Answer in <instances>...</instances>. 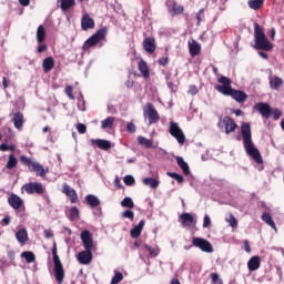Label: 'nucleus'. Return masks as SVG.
Segmentation results:
<instances>
[{
	"label": "nucleus",
	"mask_w": 284,
	"mask_h": 284,
	"mask_svg": "<svg viewBox=\"0 0 284 284\" xmlns=\"http://www.w3.org/2000/svg\"><path fill=\"white\" fill-rule=\"evenodd\" d=\"M78 108L81 112H85V102L81 99L78 100Z\"/></svg>",
	"instance_id": "obj_62"
},
{
	"label": "nucleus",
	"mask_w": 284,
	"mask_h": 284,
	"mask_svg": "<svg viewBox=\"0 0 284 284\" xmlns=\"http://www.w3.org/2000/svg\"><path fill=\"white\" fill-rule=\"evenodd\" d=\"M144 247H145V250L149 251V254L154 257L159 256V253L161 252V248H159V247L152 248L150 245H144Z\"/></svg>",
	"instance_id": "obj_47"
},
{
	"label": "nucleus",
	"mask_w": 284,
	"mask_h": 284,
	"mask_svg": "<svg viewBox=\"0 0 284 284\" xmlns=\"http://www.w3.org/2000/svg\"><path fill=\"white\" fill-rule=\"evenodd\" d=\"M78 261L81 265H90L92 261V250H84L78 254Z\"/></svg>",
	"instance_id": "obj_17"
},
{
	"label": "nucleus",
	"mask_w": 284,
	"mask_h": 284,
	"mask_svg": "<svg viewBox=\"0 0 284 284\" xmlns=\"http://www.w3.org/2000/svg\"><path fill=\"white\" fill-rule=\"evenodd\" d=\"M81 28L82 30H94V19L90 17L88 13H83L81 19Z\"/></svg>",
	"instance_id": "obj_18"
},
{
	"label": "nucleus",
	"mask_w": 284,
	"mask_h": 284,
	"mask_svg": "<svg viewBox=\"0 0 284 284\" xmlns=\"http://www.w3.org/2000/svg\"><path fill=\"white\" fill-rule=\"evenodd\" d=\"M77 130L79 134H85V132H88V128L83 123L77 124Z\"/></svg>",
	"instance_id": "obj_52"
},
{
	"label": "nucleus",
	"mask_w": 284,
	"mask_h": 284,
	"mask_svg": "<svg viewBox=\"0 0 284 284\" xmlns=\"http://www.w3.org/2000/svg\"><path fill=\"white\" fill-rule=\"evenodd\" d=\"M225 221H226V223H229V225L231 227H237L239 226V221H236V217H234V215H232V214H229L225 217Z\"/></svg>",
	"instance_id": "obj_44"
},
{
	"label": "nucleus",
	"mask_w": 284,
	"mask_h": 284,
	"mask_svg": "<svg viewBox=\"0 0 284 284\" xmlns=\"http://www.w3.org/2000/svg\"><path fill=\"white\" fill-rule=\"evenodd\" d=\"M264 0H248L247 6L251 10H261L263 8Z\"/></svg>",
	"instance_id": "obj_37"
},
{
	"label": "nucleus",
	"mask_w": 284,
	"mask_h": 284,
	"mask_svg": "<svg viewBox=\"0 0 284 284\" xmlns=\"http://www.w3.org/2000/svg\"><path fill=\"white\" fill-rule=\"evenodd\" d=\"M142 183L148 187H151V190H156V187L161 185V182L154 178H145L142 180Z\"/></svg>",
	"instance_id": "obj_28"
},
{
	"label": "nucleus",
	"mask_w": 284,
	"mask_h": 284,
	"mask_svg": "<svg viewBox=\"0 0 284 284\" xmlns=\"http://www.w3.org/2000/svg\"><path fill=\"white\" fill-rule=\"evenodd\" d=\"M31 166L33 168V171L37 172V174L40 176H45V173L49 172L48 169H44L43 165L37 162H33Z\"/></svg>",
	"instance_id": "obj_38"
},
{
	"label": "nucleus",
	"mask_w": 284,
	"mask_h": 284,
	"mask_svg": "<svg viewBox=\"0 0 284 284\" xmlns=\"http://www.w3.org/2000/svg\"><path fill=\"white\" fill-rule=\"evenodd\" d=\"M211 223L212 220L210 219V215H204L203 227H210Z\"/></svg>",
	"instance_id": "obj_59"
},
{
	"label": "nucleus",
	"mask_w": 284,
	"mask_h": 284,
	"mask_svg": "<svg viewBox=\"0 0 284 284\" xmlns=\"http://www.w3.org/2000/svg\"><path fill=\"white\" fill-rule=\"evenodd\" d=\"M138 69L141 72L142 77H144V79H148L150 77V68H148V63L144 60H139Z\"/></svg>",
	"instance_id": "obj_27"
},
{
	"label": "nucleus",
	"mask_w": 284,
	"mask_h": 284,
	"mask_svg": "<svg viewBox=\"0 0 284 284\" xmlns=\"http://www.w3.org/2000/svg\"><path fill=\"white\" fill-rule=\"evenodd\" d=\"M121 281H123V273L115 272L114 276L111 280V284H119V283H121Z\"/></svg>",
	"instance_id": "obj_46"
},
{
	"label": "nucleus",
	"mask_w": 284,
	"mask_h": 284,
	"mask_svg": "<svg viewBox=\"0 0 284 284\" xmlns=\"http://www.w3.org/2000/svg\"><path fill=\"white\" fill-rule=\"evenodd\" d=\"M52 256H53V263L61 262V260L59 258V255L57 254V242L53 243Z\"/></svg>",
	"instance_id": "obj_50"
},
{
	"label": "nucleus",
	"mask_w": 284,
	"mask_h": 284,
	"mask_svg": "<svg viewBox=\"0 0 284 284\" xmlns=\"http://www.w3.org/2000/svg\"><path fill=\"white\" fill-rule=\"evenodd\" d=\"M271 114L275 121H278V119H281L283 113L278 109H275V110L271 111Z\"/></svg>",
	"instance_id": "obj_57"
},
{
	"label": "nucleus",
	"mask_w": 284,
	"mask_h": 284,
	"mask_svg": "<svg viewBox=\"0 0 284 284\" xmlns=\"http://www.w3.org/2000/svg\"><path fill=\"white\" fill-rule=\"evenodd\" d=\"M187 45L191 57H199L201 54V44L196 40H189Z\"/></svg>",
	"instance_id": "obj_20"
},
{
	"label": "nucleus",
	"mask_w": 284,
	"mask_h": 284,
	"mask_svg": "<svg viewBox=\"0 0 284 284\" xmlns=\"http://www.w3.org/2000/svg\"><path fill=\"white\" fill-rule=\"evenodd\" d=\"M143 227H145V221L141 220L139 224L131 230V239H139L141 232H143Z\"/></svg>",
	"instance_id": "obj_24"
},
{
	"label": "nucleus",
	"mask_w": 284,
	"mask_h": 284,
	"mask_svg": "<svg viewBox=\"0 0 284 284\" xmlns=\"http://www.w3.org/2000/svg\"><path fill=\"white\" fill-rule=\"evenodd\" d=\"M108 37V28L103 27L99 29L93 36H91L82 45V50L88 51L90 48H94V45H99L101 41H105Z\"/></svg>",
	"instance_id": "obj_3"
},
{
	"label": "nucleus",
	"mask_w": 284,
	"mask_h": 284,
	"mask_svg": "<svg viewBox=\"0 0 284 284\" xmlns=\"http://www.w3.org/2000/svg\"><path fill=\"white\" fill-rule=\"evenodd\" d=\"M22 258H24V261H27L28 263H34L36 261V256H34V253L30 252V251H26V252H22L21 254Z\"/></svg>",
	"instance_id": "obj_41"
},
{
	"label": "nucleus",
	"mask_w": 284,
	"mask_h": 284,
	"mask_svg": "<svg viewBox=\"0 0 284 284\" xmlns=\"http://www.w3.org/2000/svg\"><path fill=\"white\" fill-rule=\"evenodd\" d=\"M144 116L149 118V125H152V123H156L159 122V112H156V110L154 109V105H152V103H148L144 106V111H143Z\"/></svg>",
	"instance_id": "obj_11"
},
{
	"label": "nucleus",
	"mask_w": 284,
	"mask_h": 284,
	"mask_svg": "<svg viewBox=\"0 0 284 284\" xmlns=\"http://www.w3.org/2000/svg\"><path fill=\"white\" fill-rule=\"evenodd\" d=\"M120 205L122 207H129V210H132V207H134V201H132L131 197H124Z\"/></svg>",
	"instance_id": "obj_43"
},
{
	"label": "nucleus",
	"mask_w": 284,
	"mask_h": 284,
	"mask_svg": "<svg viewBox=\"0 0 284 284\" xmlns=\"http://www.w3.org/2000/svg\"><path fill=\"white\" fill-rule=\"evenodd\" d=\"M44 72H50L54 68V59L52 57L45 58L42 63Z\"/></svg>",
	"instance_id": "obj_34"
},
{
	"label": "nucleus",
	"mask_w": 284,
	"mask_h": 284,
	"mask_svg": "<svg viewBox=\"0 0 284 284\" xmlns=\"http://www.w3.org/2000/svg\"><path fill=\"white\" fill-rule=\"evenodd\" d=\"M13 123H14V128H17L18 130H19V128H22V125H23V113L16 112L13 114Z\"/></svg>",
	"instance_id": "obj_36"
},
{
	"label": "nucleus",
	"mask_w": 284,
	"mask_h": 284,
	"mask_svg": "<svg viewBox=\"0 0 284 284\" xmlns=\"http://www.w3.org/2000/svg\"><path fill=\"white\" fill-rule=\"evenodd\" d=\"M165 6L170 17H179V14H183V6L179 4L175 0H166Z\"/></svg>",
	"instance_id": "obj_10"
},
{
	"label": "nucleus",
	"mask_w": 284,
	"mask_h": 284,
	"mask_svg": "<svg viewBox=\"0 0 284 284\" xmlns=\"http://www.w3.org/2000/svg\"><path fill=\"white\" fill-rule=\"evenodd\" d=\"M36 39L38 43H43V41H45V28L43 26L38 27Z\"/></svg>",
	"instance_id": "obj_33"
},
{
	"label": "nucleus",
	"mask_w": 284,
	"mask_h": 284,
	"mask_svg": "<svg viewBox=\"0 0 284 284\" xmlns=\"http://www.w3.org/2000/svg\"><path fill=\"white\" fill-rule=\"evenodd\" d=\"M143 48L148 54H154V51L156 50V41L154 38H146L143 41Z\"/></svg>",
	"instance_id": "obj_19"
},
{
	"label": "nucleus",
	"mask_w": 284,
	"mask_h": 284,
	"mask_svg": "<svg viewBox=\"0 0 284 284\" xmlns=\"http://www.w3.org/2000/svg\"><path fill=\"white\" fill-rule=\"evenodd\" d=\"M108 37V28L103 27L99 29L93 36H91L82 45V50L88 51L90 48H94V45H99L101 41H105Z\"/></svg>",
	"instance_id": "obj_4"
},
{
	"label": "nucleus",
	"mask_w": 284,
	"mask_h": 284,
	"mask_svg": "<svg viewBox=\"0 0 284 284\" xmlns=\"http://www.w3.org/2000/svg\"><path fill=\"white\" fill-rule=\"evenodd\" d=\"M123 219H129L130 221H134V212L132 210H126L122 213Z\"/></svg>",
	"instance_id": "obj_49"
},
{
	"label": "nucleus",
	"mask_w": 284,
	"mask_h": 284,
	"mask_svg": "<svg viewBox=\"0 0 284 284\" xmlns=\"http://www.w3.org/2000/svg\"><path fill=\"white\" fill-rule=\"evenodd\" d=\"M262 221H264L266 225H270L274 232H278V229L276 227V224L274 223V220H272V215H270V213L264 212L262 214Z\"/></svg>",
	"instance_id": "obj_29"
},
{
	"label": "nucleus",
	"mask_w": 284,
	"mask_h": 284,
	"mask_svg": "<svg viewBox=\"0 0 284 284\" xmlns=\"http://www.w3.org/2000/svg\"><path fill=\"white\" fill-rule=\"evenodd\" d=\"M48 50V45L43 44V42L38 43V52H45Z\"/></svg>",
	"instance_id": "obj_61"
},
{
	"label": "nucleus",
	"mask_w": 284,
	"mask_h": 284,
	"mask_svg": "<svg viewBox=\"0 0 284 284\" xmlns=\"http://www.w3.org/2000/svg\"><path fill=\"white\" fill-rule=\"evenodd\" d=\"M254 39L256 50H264L265 52H270V50H273L274 44H272V42L267 40V36H265L263 28H261L258 23L254 24Z\"/></svg>",
	"instance_id": "obj_2"
},
{
	"label": "nucleus",
	"mask_w": 284,
	"mask_h": 284,
	"mask_svg": "<svg viewBox=\"0 0 284 284\" xmlns=\"http://www.w3.org/2000/svg\"><path fill=\"white\" fill-rule=\"evenodd\" d=\"M53 265L54 277L59 284H62L63 278H65V271L63 270V264L61 262H53Z\"/></svg>",
	"instance_id": "obj_14"
},
{
	"label": "nucleus",
	"mask_w": 284,
	"mask_h": 284,
	"mask_svg": "<svg viewBox=\"0 0 284 284\" xmlns=\"http://www.w3.org/2000/svg\"><path fill=\"white\" fill-rule=\"evenodd\" d=\"M261 267V257L258 256H253L248 260L247 262V268L250 272H256Z\"/></svg>",
	"instance_id": "obj_23"
},
{
	"label": "nucleus",
	"mask_w": 284,
	"mask_h": 284,
	"mask_svg": "<svg viewBox=\"0 0 284 284\" xmlns=\"http://www.w3.org/2000/svg\"><path fill=\"white\" fill-rule=\"evenodd\" d=\"M189 94H191L192 97H196V94H199V88H196V85H190Z\"/></svg>",
	"instance_id": "obj_58"
},
{
	"label": "nucleus",
	"mask_w": 284,
	"mask_h": 284,
	"mask_svg": "<svg viewBox=\"0 0 284 284\" xmlns=\"http://www.w3.org/2000/svg\"><path fill=\"white\" fill-rule=\"evenodd\" d=\"M166 174L171 179H175V181H178V183H183V178H182L181 174H178V173H174V172H168Z\"/></svg>",
	"instance_id": "obj_48"
},
{
	"label": "nucleus",
	"mask_w": 284,
	"mask_h": 284,
	"mask_svg": "<svg viewBox=\"0 0 284 284\" xmlns=\"http://www.w3.org/2000/svg\"><path fill=\"white\" fill-rule=\"evenodd\" d=\"M169 132L171 136L176 139L180 145H183V143H185V134L183 133V130L180 129L179 123L170 122Z\"/></svg>",
	"instance_id": "obj_6"
},
{
	"label": "nucleus",
	"mask_w": 284,
	"mask_h": 284,
	"mask_svg": "<svg viewBox=\"0 0 284 284\" xmlns=\"http://www.w3.org/2000/svg\"><path fill=\"white\" fill-rule=\"evenodd\" d=\"M176 163H178L179 168L182 169L183 174H185L187 176V174H190V165L187 164V162H185V160H183V158L178 156Z\"/></svg>",
	"instance_id": "obj_31"
},
{
	"label": "nucleus",
	"mask_w": 284,
	"mask_h": 284,
	"mask_svg": "<svg viewBox=\"0 0 284 284\" xmlns=\"http://www.w3.org/2000/svg\"><path fill=\"white\" fill-rule=\"evenodd\" d=\"M16 239L18 241V243H20L21 245H24L26 243H28V230L26 229H20L18 232H16Z\"/></svg>",
	"instance_id": "obj_25"
},
{
	"label": "nucleus",
	"mask_w": 284,
	"mask_h": 284,
	"mask_svg": "<svg viewBox=\"0 0 284 284\" xmlns=\"http://www.w3.org/2000/svg\"><path fill=\"white\" fill-rule=\"evenodd\" d=\"M43 234L45 239H52V236H54V233L52 232V230H44Z\"/></svg>",
	"instance_id": "obj_63"
},
{
	"label": "nucleus",
	"mask_w": 284,
	"mask_h": 284,
	"mask_svg": "<svg viewBox=\"0 0 284 284\" xmlns=\"http://www.w3.org/2000/svg\"><path fill=\"white\" fill-rule=\"evenodd\" d=\"M219 81L222 84L215 85V90H217V92H221V94H225V97H231L234 89H232V82L230 81V79L222 75Z\"/></svg>",
	"instance_id": "obj_8"
},
{
	"label": "nucleus",
	"mask_w": 284,
	"mask_h": 284,
	"mask_svg": "<svg viewBox=\"0 0 284 284\" xmlns=\"http://www.w3.org/2000/svg\"><path fill=\"white\" fill-rule=\"evenodd\" d=\"M126 130H128V132L134 133V132H136V125H134V123L130 122L126 124Z\"/></svg>",
	"instance_id": "obj_60"
},
{
	"label": "nucleus",
	"mask_w": 284,
	"mask_h": 284,
	"mask_svg": "<svg viewBox=\"0 0 284 284\" xmlns=\"http://www.w3.org/2000/svg\"><path fill=\"white\" fill-rule=\"evenodd\" d=\"M8 203L13 210H19L23 205V200L17 194H11L8 197Z\"/></svg>",
	"instance_id": "obj_21"
},
{
	"label": "nucleus",
	"mask_w": 284,
	"mask_h": 284,
	"mask_svg": "<svg viewBox=\"0 0 284 284\" xmlns=\"http://www.w3.org/2000/svg\"><path fill=\"white\" fill-rule=\"evenodd\" d=\"M85 201L90 207H98V205H101V200L93 194L87 195Z\"/></svg>",
	"instance_id": "obj_32"
},
{
	"label": "nucleus",
	"mask_w": 284,
	"mask_h": 284,
	"mask_svg": "<svg viewBox=\"0 0 284 284\" xmlns=\"http://www.w3.org/2000/svg\"><path fill=\"white\" fill-rule=\"evenodd\" d=\"M1 152H8V150H11V152H14V145H8V144H0Z\"/></svg>",
	"instance_id": "obj_54"
},
{
	"label": "nucleus",
	"mask_w": 284,
	"mask_h": 284,
	"mask_svg": "<svg viewBox=\"0 0 284 284\" xmlns=\"http://www.w3.org/2000/svg\"><path fill=\"white\" fill-rule=\"evenodd\" d=\"M138 143L143 148H154V142L152 140L146 139L143 135L138 136Z\"/></svg>",
	"instance_id": "obj_35"
},
{
	"label": "nucleus",
	"mask_w": 284,
	"mask_h": 284,
	"mask_svg": "<svg viewBox=\"0 0 284 284\" xmlns=\"http://www.w3.org/2000/svg\"><path fill=\"white\" fill-rule=\"evenodd\" d=\"M72 92H73V88L71 85H68L65 88V94H67V97H69V99L74 101V94H72Z\"/></svg>",
	"instance_id": "obj_56"
},
{
	"label": "nucleus",
	"mask_w": 284,
	"mask_h": 284,
	"mask_svg": "<svg viewBox=\"0 0 284 284\" xmlns=\"http://www.w3.org/2000/svg\"><path fill=\"white\" fill-rule=\"evenodd\" d=\"M179 219L183 227H192V225H196V220L191 213H182Z\"/></svg>",
	"instance_id": "obj_15"
},
{
	"label": "nucleus",
	"mask_w": 284,
	"mask_h": 284,
	"mask_svg": "<svg viewBox=\"0 0 284 284\" xmlns=\"http://www.w3.org/2000/svg\"><path fill=\"white\" fill-rule=\"evenodd\" d=\"M17 158L14 156V154L9 155V160L7 163V170H13V168H17Z\"/></svg>",
	"instance_id": "obj_42"
},
{
	"label": "nucleus",
	"mask_w": 284,
	"mask_h": 284,
	"mask_svg": "<svg viewBox=\"0 0 284 284\" xmlns=\"http://www.w3.org/2000/svg\"><path fill=\"white\" fill-rule=\"evenodd\" d=\"M283 85V79L278 77H270V88L271 90H280Z\"/></svg>",
	"instance_id": "obj_30"
},
{
	"label": "nucleus",
	"mask_w": 284,
	"mask_h": 284,
	"mask_svg": "<svg viewBox=\"0 0 284 284\" xmlns=\"http://www.w3.org/2000/svg\"><path fill=\"white\" fill-rule=\"evenodd\" d=\"M21 192L27 194H43V184L39 182L27 183L21 187Z\"/></svg>",
	"instance_id": "obj_9"
},
{
	"label": "nucleus",
	"mask_w": 284,
	"mask_h": 284,
	"mask_svg": "<svg viewBox=\"0 0 284 284\" xmlns=\"http://www.w3.org/2000/svg\"><path fill=\"white\" fill-rule=\"evenodd\" d=\"M20 161H21V163H23V165H32L34 163V162H32V160H30L26 155H21Z\"/></svg>",
	"instance_id": "obj_55"
},
{
	"label": "nucleus",
	"mask_w": 284,
	"mask_h": 284,
	"mask_svg": "<svg viewBox=\"0 0 284 284\" xmlns=\"http://www.w3.org/2000/svg\"><path fill=\"white\" fill-rule=\"evenodd\" d=\"M254 110H256V112H260V114L264 119H270V116H272V106H270V104L265 102H260L255 104Z\"/></svg>",
	"instance_id": "obj_13"
},
{
	"label": "nucleus",
	"mask_w": 284,
	"mask_h": 284,
	"mask_svg": "<svg viewBox=\"0 0 284 284\" xmlns=\"http://www.w3.org/2000/svg\"><path fill=\"white\" fill-rule=\"evenodd\" d=\"M192 245L193 247H197V250H201V252H205L206 254H212V252H214V246H212V243L203 237H194L192 240Z\"/></svg>",
	"instance_id": "obj_5"
},
{
	"label": "nucleus",
	"mask_w": 284,
	"mask_h": 284,
	"mask_svg": "<svg viewBox=\"0 0 284 284\" xmlns=\"http://www.w3.org/2000/svg\"><path fill=\"white\" fill-rule=\"evenodd\" d=\"M112 125H114V118L113 116H109L105 120L101 121L102 130H108V129L112 128Z\"/></svg>",
	"instance_id": "obj_40"
},
{
	"label": "nucleus",
	"mask_w": 284,
	"mask_h": 284,
	"mask_svg": "<svg viewBox=\"0 0 284 284\" xmlns=\"http://www.w3.org/2000/svg\"><path fill=\"white\" fill-rule=\"evenodd\" d=\"M217 128H220V130H225V134H230L236 130V122L230 116L220 118Z\"/></svg>",
	"instance_id": "obj_7"
},
{
	"label": "nucleus",
	"mask_w": 284,
	"mask_h": 284,
	"mask_svg": "<svg viewBox=\"0 0 284 284\" xmlns=\"http://www.w3.org/2000/svg\"><path fill=\"white\" fill-rule=\"evenodd\" d=\"M123 182L125 183V185H134V176L126 175L124 176Z\"/></svg>",
	"instance_id": "obj_53"
},
{
	"label": "nucleus",
	"mask_w": 284,
	"mask_h": 284,
	"mask_svg": "<svg viewBox=\"0 0 284 284\" xmlns=\"http://www.w3.org/2000/svg\"><path fill=\"white\" fill-rule=\"evenodd\" d=\"M244 250L247 253L252 252V248L250 247V242H247V241L244 242Z\"/></svg>",
	"instance_id": "obj_64"
},
{
	"label": "nucleus",
	"mask_w": 284,
	"mask_h": 284,
	"mask_svg": "<svg viewBox=\"0 0 284 284\" xmlns=\"http://www.w3.org/2000/svg\"><path fill=\"white\" fill-rule=\"evenodd\" d=\"M211 278L212 284H223V281L221 280L217 273H212Z\"/></svg>",
	"instance_id": "obj_51"
},
{
	"label": "nucleus",
	"mask_w": 284,
	"mask_h": 284,
	"mask_svg": "<svg viewBox=\"0 0 284 284\" xmlns=\"http://www.w3.org/2000/svg\"><path fill=\"white\" fill-rule=\"evenodd\" d=\"M242 139L244 144V150L248 156H252L253 161L257 163V170L261 172L263 170V156H261V151L256 149L254 142H252V126L250 123H243L241 126Z\"/></svg>",
	"instance_id": "obj_1"
},
{
	"label": "nucleus",
	"mask_w": 284,
	"mask_h": 284,
	"mask_svg": "<svg viewBox=\"0 0 284 284\" xmlns=\"http://www.w3.org/2000/svg\"><path fill=\"white\" fill-rule=\"evenodd\" d=\"M69 219L70 221L79 220V210L75 206L71 207Z\"/></svg>",
	"instance_id": "obj_45"
},
{
	"label": "nucleus",
	"mask_w": 284,
	"mask_h": 284,
	"mask_svg": "<svg viewBox=\"0 0 284 284\" xmlns=\"http://www.w3.org/2000/svg\"><path fill=\"white\" fill-rule=\"evenodd\" d=\"M80 239L84 250H94V240L92 239V233H90V231H82Z\"/></svg>",
	"instance_id": "obj_12"
},
{
	"label": "nucleus",
	"mask_w": 284,
	"mask_h": 284,
	"mask_svg": "<svg viewBox=\"0 0 284 284\" xmlns=\"http://www.w3.org/2000/svg\"><path fill=\"white\" fill-rule=\"evenodd\" d=\"M231 97H232V99L237 101V103H245V100L247 99V94L245 92L239 91V90H233L231 92Z\"/></svg>",
	"instance_id": "obj_26"
},
{
	"label": "nucleus",
	"mask_w": 284,
	"mask_h": 284,
	"mask_svg": "<svg viewBox=\"0 0 284 284\" xmlns=\"http://www.w3.org/2000/svg\"><path fill=\"white\" fill-rule=\"evenodd\" d=\"M91 143L100 148V150H110V148H112V144L108 140L92 139Z\"/></svg>",
	"instance_id": "obj_22"
},
{
	"label": "nucleus",
	"mask_w": 284,
	"mask_h": 284,
	"mask_svg": "<svg viewBox=\"0 0 284 284\" xmlns=\"http://www.w3.org/2000/svg\"><path fill=\"white\" fill-rule=\"evenodd\" d=\"M60 1V8L65 12V10H70V8L74 7L75 1L74 0H59Z\"/></svg>",
	"instance_id": "obj_39"
},
{
	"label": "nucleus",
	"mask_w": 284,
	"mask_h": 284,
	"mask_svg": "<svg viewBox=\"0 0 284 284\" xmlns=\"http://www.w3.org/2000/svg\"><path fill=\"white\" fill-rule=\"evenodd\" d=\"M62 193L70 199L71 203H77L79 201V195H77V191L68 184H63Z\"/></svg>",
	"instance_id": "obj_16"
}]
</instances>
